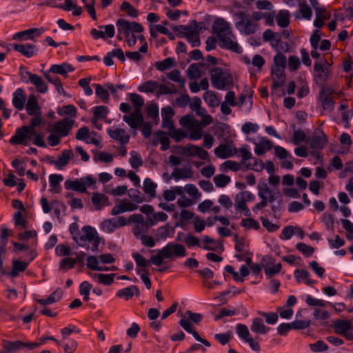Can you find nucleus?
<instances>
[{
    "label": "nucleus",
    "instance_id": "1",
    "mask_svg": "<svg viewBox=\"0 0 353 353\" xmlns=\"http://www.w3.org/2000/svg\"><path fill=\"white\" fill-rule=\"evenodd\" d=\"M186 255L185 246L174 242H170L161 249L158 250L157 254L151 256L148 261L138 252L132 253V257L137 265L142 269H145V268L148 267L150 263L160 266L165 259H174L178 257H184Z\"/></svg>",
    "mask_w": 353,
    "mask_h": 353
},
{
    "label": "nucleus",
    "instance_id": "2",
    "mask_svg": "<svg viewBox=\"0 0 353 353\" xmlns=\"http://www.w3.org/2000/svg\"><path fill=\"white\" fill-rule=\"evenodd\" d=\"M117 30L119 34H123L130 47L134 46L137 43L134 33H141L143 27L138 22H130L126 19L120 18L116 21Z\"/></svg>",
    "mask_w": 353,
    "mask_h": 353
},
{
    "label": "nucleus",
    "instance_id": "3",
    "mask_svg": "<svg viewBox=\"0 0 353 353\" xmlns=\"http://www.w3.org/2000/svg\"><path fill=\"white\" fill-rule=\"evenodd\" d=\"M211 81L218 90L230 89L233 86L232 74L221 68L215 67L210 70Z\"/></svg>",
    "mask_w": 353,
    "mask_h": 353
},
{
    "label": "nucleus",
    "instance_id": "4",
    "mask_svg": "<svg viewBox=\"0 0 353 353\" xmlns=\"http://www.w3.org/2000/svg\"><path fill=\"white\" fill-rule=\"evenodd\" d=\"M246 147L239 149L242 157L241 163L244 165L243 170H253L256 172H261L265 168V164L261 159L252 157V154Z\"/></svg>",
    "mask_w": 353,
    "mask_h": 353
},
{
    "label": "nucleus",
    "instance_id": "5",
    "mask_svg": "<svg viewBox=\"0 0 353 353\" xmlns=\"http://www.w3.org/2000/svg\"><path fill=\"white\" fill-rule=\"evenodd\" d=\"M34 128L30 125H23L17 128L15 134L10 139V144H22L28 145L32 136H35Z\"/></svg>",
    "mask_w": 353,
    "mask_h": 353
},
{
    "label": "nucleus",
    "instance_id": "6",
    "mask_svg": "<svg viewBox=\"0 0 353 353\" xmlns=\"http://www.w3.org/2000/svg\"><path fill=\"white\" fill-rule=\"evenodd\" d=\"M219 46L221 48L230 51L236 54L243 52L242 48L238 43L236 36L232 31L221 36L218 39Z\"/></svg>",
    "mask_w": 353,
    "mask_h": 353
},
{
    "label": "nucleus",
    "instance_id": "7",
    "mask_svg": "<svg viewBox=\"0 0 353 353\" xmlns=\"http://www.w3.org/2000/svg\"><path fill=\"white\" fill-rule=\"evenodd\" d=\"M134 216L141 217V215H131L129 217L128 221H127L126 219L123 216H118L117 218L106 219L101 223V228L103 231L107 233H112L117 228L123 227L126 225L130 221H133V218Z\"/></svg>",
    "mask_w": 353,
    "mask_h": 353
},
{
    "label": "nucleus",
    "instance_id": "8",
    "mask_svg": "<svg viewBox=\"0 0 353 353\" xmlns=\"http://www.w3.org/2000/svg\"><path fill=\"white\" fill-rule=\"evenodd\" d=\"M40 345L39 343L37 342H22L21 341H11L8 340H3L2 346L6 352L8 353H16L19 350L23 348H28V350H34Z\"/></svg>",
    "mask_w": 353,
    "mask_h": 353
},
{
    "label": "nucleus",
    "instance_id": "9",
    "mask_svg": "<svg viewBox=\"0 0 353 353\" xmlns=\"http://www.w3.org/2000/svg\"><path fill=\"white\" fill-rule=\"evenodd\" d=\"M261 263L264 268V272L268 279H271L278 274L282 270V264H275V259L271 255H265L261 259Z\"/></svg>",
    "mask_w": 353,
    "mask_h": 353
},
{
    "label": "nucleus",
    "instance_id": "10",
    "mask_svg": "<svg viewBox=\"0 0 353 353\" xmlns=\"http://www.w3.org/2000/svg\"><path fill=\"white\" fill-rule=\"evenodd\" d=\"M272 85L271 94L272 95L276 94L279 97H280L282 94H285V92H283L282 94L276 93L277 88L283 86L285 82V77L284 74L283 68H272Z\"/></svg>",
    "mask_w": 353,
    "mask_h": 353
},
{
    "label": "nucleus",
    "instance_id": "11",
    "mask_svg": "<svg viewBox=\"0 0 353 353\" xmlns=\"http://www.w3.org/2000/svg\"><path fill=\"white\" fill-rule=\"evenodd\" d=\"M334 332L344 336L347 340H353V334L349 330L352 329V323L349 320H337L334 322Z\"/></svg>",
    "mask_w": 353,
    "mask_h": 353
},
{
    "label": "nucleus",
    "instance_id": "12",
    "mask_svg": "<svg viewBox=\"0 0 353 353\" xmlns=\"http://www.w3.org/2000/svg\"><path fill=\"white\" fill-rule=\"evenodd\" d=\"M74 120L64 118L61 121H57L53 125L52 128L50 130L51 132H56L62 137L67 136L71 130L74 124Z\"/></svg>",
    "mask_w": 353,
    "mask_h": 353
},
{
    "label": "nucleus",
    "instance_id": "13",
    "mask_svg": "<svg viewBox=\"0 0 353 353\" xmlns=\"http://www.w3.org/2000/svg\"><path fill=\"white\" fill-rule=\"evenodd\" d=\"M327 143V137L320 128L314 131V134L310 140V146L313 150H322Z\"/></svg>",
    "mask_w": 353,
    "mask_h": 353
},
{
    "label": "nucleus",
    "instance_id": "14",
    "mask_svg": "<svg viewBox=\"0 0 353 353\" xmlns=\"http://www.w3.org/2000/svg\"><path fill=\"white\" fill-rule=\"evenodd\" d=\"M332 90L330 88L323 87L319 93V101L324 110L331 112L334 109V101L332 99Z\"/></svg>",
    "mask_w": 353,
    "mask_h": 353
},
{
    "label": "nucleus",
    "instance_id": "15",
    "mask_svg": "<svg viewBox=\"0 0 353 353\" xmlns=\"http://www.w3.org/2000/svg\"><path fill=\"white\" fill-rule=\"evenodd\" d=\"M214 152L216 157L225 159L234 157L237 153V150L230 145L221 143L214 149Z\"/></svg>",
    "mask_w": 353,
    "mask_h": 353
},
{
    "label": "nucleus",
    "instance_id": "16",
    "mask_svg": "<svg viewBox=\"0 0 353 353\" xmlns=\"http://www.w3.org/2000/svg\"><path fill=\"white\" fill-rule=\"evenodd\" d=\"M212 30L219 39L221 36L232 31L230 24L223 18H217L213 23Z\"/></svg>",
    "mask_w": 353,
    "mask_h": 353
},
{
    "label": "nucleus",
    "instance_id": "17",
    "mask_svg": "<svg viewBox=\"0 0 353 353\" xmlns=\"http://www.w3.org/2000/svg\"><path fill=\"white\" fill-rule=\"evenodd\" d=\"M108 134L112 139L118 141L123 146L128 144L130 139V135L123 128L108 130Z\"/></svg>",
    "mask_w": 353,
    "mask_h": 353
},
{
    "label": "nucleus",
    "instance_id": "18",
    "mask_svg": "<svg viewBox=\"0 0 353 353\" xmlns=\"http://www.w3.org/2000/svg\"><path fill=\"white\" fill-rule=\"evenodd\" d=\"M13 48L27 58L34 56L38 52L36 45L28 43L25 44H14Z\"/></svg>",
    "mask_w": 353,
    "mask_h": 353
},
{
    "label": "nucleus",
    "instance_id": "19",
    "mask_svg": "<svg viewBox=\"0 0 353 353\" xmlns=\"http://www.w3.org/2000/svg\"><path fill=\"white\" fill-rule=\"evenodd\" d=\"M25 74L28 76L30 82L35 86L39 92L46 93L48 92V85L40 76L29 71H25Z\"/></svg>",
    "mask_w": 353,
    "mask_h": 353
},
{
    "label": "nucleus",
    "instance_id": "20",
    "mask_svg": "<svg viewBox=\"0 0 353 353\" xmlns=\"http://www.w3.org/2000/svg\"><path fill=\"white\" fill-rule=\"evenodd\" d=\"M179 325L186 331L188 332V333H190L192 334V336H194V338L201 342V343H203L204 345L207 346V347H210L211 345L210 343L201 338L200 336V335L199 334V333L193 330L192 328V326H191V324L189 322L188 319H186L185 318H182L180 321H179Z\"/></svg>",
    "mask_w": 353,
    "mask_h": 353
},
{
    "label": "nucleus",
    "instance_id": "21",
    "mask_svg": "<svg viewBox=\"0 0 353 353\" xmlns=\"http://www.w3.org/2000/svg\"><path fill=\"white\" fill-rule=\"evenodd\" d=\"M179 325L186 331L188 332V333H190L192 334V336H194V338L201 342V343H203L204 345L207 346V347H210L211 345L210 343L201 338L200 336V335L199 334V333L193 330L192 328V326H191V324L189 322L188 319H186L185 318H182L180 321H179Z\"/></svg>",
    "mask_w": 353,
    "mask_h": 353
},
{
    "label": "nucleus",
    "instance_id": "22",
    "mask_svg": "<svg viewBox=\"0 0 353 353\" xmlns=\"http://www.w3.org/2000/svg\"><path fill=\"white\" fill-rule=\"evenodd\" d=\"M138 208L137 205L123 199L119 205H114L111 211L112 215H117L125 212H132Z\"/></svg>",
    "mask_w": 353,
    "mask_h": 353
},
{
    "label": "nucleus",
    "instance_id": "23",
    "mask_svg": "<svg viewBox=\"0 0 353 353\" xmlns=\"http://www.w3.org/2000/svg\"><path fill=\"white\" fill-rule=\"evenodd\" d=\"M27 95L22 88H17L13 93L12 103L18 110H22L25 106Z\"/></svg>",
    "mask_w": 353,
    "mask_h": 353
},
{
    "label": "nucleus",
    "instance_id": "24",
    "mask_svg": "<svg viewBox=\"0 0 353 353\" xmlns=\"http://www.w3.org/2000/svg\"><path fill=\"white\" fill-rule=\"evenodd\" d=\"M82 232L79 237V243H77L80 246L83 247L84 245L81 243V242L89 241L92 242V240L94 239V237H97V234H98L97 230L89 225L83 226L81 229Z\"/></svg>",
    "mask_w": 353,
    "mask_h": 353
},
{
    "label": "nucleus",
    "instance_id": "25",
    "mask_svg": "<svg viewBox=\"0 0 353 353\" xmlns=\"http://www.w3.org/2000/svg\"><path fill=\"white\" fill-rule=\"evenodd\" d=\"M72 157L73 152L71 150H64L58 157L57 160H52L50 163L54 164L57 169L61 170L68 164L70 159Z\"/></svg>",
    "mask_w": 353,
    "mask_h": 353
},
{
    "label": "nucleus",
    "instance_id": "26",
    "mask_svg": "<svg viewBox=\"0 0 353 353\" xmlns=\"http://www.w3.org/2000/svg\"><path fill=\"white\" fill-rule=\"evenodd\" d=\"M74 70V68L68 63H63L60 65L58 64H54L52 65L48 70L46 72H50V73L52 74H61L65 77H68V73L72 72Z\"/></svg>",
    "mask_w": 353,
    "mask_h": 353
},
{
    "label": "nucleus",
    "instance_id": "27",
    "mask_svg": "<svg viewBox=\"0 0 353 353\" xmlns=\"http://www.w3.org/2000/svg\"><path fill=\"white\" fill-rule=\"evenodd\" d=\"M26 110L28 115L41 114V108L38 104L37 97L34 94L29 95Z\"/></svg>",
    "mask_w": 353,
    "mask_h": 353
},
{
    "label": "nucleus",
    "instance_id": "28",
    "mask_svg": "<svg viewBox=\"0 0 353 353\" xmlns=\"http://www.w3.org/2000/svg\"><path fill=\"white\" fill-rule=\"evenodd\" d=\"M173 233L174 228L168 224L159 227L154 232V234L157 241L165 240L167 238L171 237Z\"/></svg>",
    "mask_w": 353,
    "mask_h": 353
},
{
    "label": "nucleus",
    "instance_id": "29",
    "mask_svg": "<svg viewBox=\"0 0 353 353\" xmlns=\"http://www.w3.org/2000/svg\"><path fill=\"white\" fill-rule=\"evenodd\" d=\"M296 281L298 283L304 282L307 285H312L316 281L310 279V273L306 270L296 269L294 271Z\"/></svg>",
    "mask_w": 353,
    "mask_h": 353
},
{
    "label": "nucleus",
    "instance_id": "30",
    "mask_svg": "<svg viewBox=\"0 0 353 353\" xmlns=\"http://www.w3.org/2000/svg\"><path fill=\"white\" fill-rule=\"evenodd\" d=\"M250 329L252 332L257 334H265L270 331V327H267L264 324L263 320L262 319L256 317L252 320Z\"/></svg>",
    "mask_w": 353,
    "mask_h": 353
},
{
    "label": "nucleus",
    "instance_id": "31",
    "mask_svg": "<svg viewBox=\"0 0 353 353\" xmlns=\"http://www.w3.org/2000/svg\"><path fill=\"white\" fill-rule=\"evenodd\" d=\"M43 32V28H30L21 32H17L13 39H33V34H36L37 36L41 35Z\"/></svg>",
    "mask_w": 353,
    "mask_h": 353
},
{
    "label": "nucleus",
    "instance_id": "32",
    "mask_svg": "<svg viewBox=\"0 0 353 353\" xmlns=\"http://www.w3.org/2000/svg\"><path fill=\"white\" fill-rule=\"evenodd\" d=\"M64 187L66 190H72L81 193L87 192L86 187L81 179L66 180L64 183Z\"/></svg>",
    "mask_w": 353,
    "mask_h": 353
},
{
    "label": "nucleus",
    "instance_id": "33",
    "mask_svg": "<svg viewBox=\"0 0 353 353\" xmlns=\"http://www.w3.org/2000/svg\"><path fill=\"white\" fill-rule=\"evenodd\" d=\"M92 202L97 210H100L103 207L110 205L108 197L104 194L99 192L92 193Z\"/></svg>",
    "mask_w": 353,
    "mask_h": 353
},
{
    "label": "nucleus",
    "instance_id": "34",
    "mask_svg": "<svg viewBox=\"0 0 353 353\" xmlns=\"http://www.w3.org/2000/svg\"><path fill=\"white\" fill-rule=\"evenodd\" d=\"M139 295V290L137 285H131L128 288H123L117 292V296L123 298L125 300L131 299L134 294Z\"/></svg>",
    "mask_w": 353,
    "mask_h": 353
},
{
    "label": "nucleus",
    "instance_id": "35",
    "mask_svg": "<svg viewBox=\"0 0 353 353\" xmlns=\"http://www.w3.org/2000/svg\"><path fill=\"white\" fill-rule=\"evenodd\" d=\"M29 265L28 262L21 261L19 260L12 261V268L10 272L7 273V275L10 276L12 278L19 276V272H24Z\"/></svg>",
    "mask_w": 353,
    "mask_h": 353
},
{
    "label": "nucleus",
    "instance_id": "36",
    "mask_svg": "<svg viewBox=\"0 0 353 353\" xmlns=\"http://www.w3.org/2000/svg\"><path fill=\"white\" fill-rule=\"evenodd\" d=\"M63 177L61 174H52L49 176L50 191L54 193H59L61 191L60 182L62 181Z\"/></svg>",
    "mask_w": 353,
    "mask_h": 353
},
{
    "label": "nucleus",
    "instance_id": "37",
    "mask_svg": "<svg viewBox=\"0 0 353 353\" xmlns=\"http://www.w3.org/2000/svg\"><path fill=\"white\" fill-rule=\"evenodd\" d=\"M63 295L61 289H57L47 299H41L37 300V302L41 305H47L59 301Z\"/></svg>",
    "mask_w": 353,
    "mask_h": 353
},
{
    "label": "nucleus",
    "instance_id": "38",
    "mask_svg": "<svg viewBox=\"0 0 353 353\" xmlns=\"http://www.w3.org/2000/svg\"><path fill=\"white\" fill-rule=\"evenodd\" d=\"M205 65V64L203 63H192L190 65L187 70L188 77L190 79H197L200 78L202 75L201 68H203Z\"/></svg>",
    "mask_w": 353,
    "mask_h": 353
},
{
    "label": "nucleus",
    "instance_id": "39",
    "mask_svg": "<svg viewBox=\"0 0 353 353\" xmlns=\"http://www.w3.org/2000/svg\"><path fill=\"white\" fill-rule=\"evenodd\" d=\"M123 120L132 129H139L143 124V119L132 114L123 115Z\"/></svg>",
    "mask_w": 353,
    "mask_h": 353
},
{
    "label": "nucleus",
    "instance_id": "40",
    "mask_svg": "<svg viewBox=\"0 0 353 353\" xmlns=\"http://www.w3.org/2000/svg\"><path fill=\"white\" fill-rule=\"evenodd\" d=\"M193 176L192 170L189 168H175L172 173V176L179 181L180 179H191Z\"/></svg>",
    "mask_w": 353,
    "mask_h": 353
},
{
    "label": "nucleus",
    "instance_id": "41",
    "mask_svg": "<svg viewBox=\"0 0 353 353\" xmlns=\"http://www.w3.org/2000/svg\"><path fill=\"white\" fill-rule=\"evenodd\" d=\"M157 187V185L153 182L151 179L146 178L143 181L142 189L146 194L152 198H154L156 196Z\"/></svg>",
    "mask_w": 353,
    "mask_h": 353
},
{
    "label": "nucleus",
    "instance_id": "42",
    "mask_svg": "<svg viewBox=\"0 0 353 353\" xmlns=\"http://www.w3.org/2000/svg\"><path fill=\"white\" fill-rule=\"evenodd\" d=\"M44 77L48 81L49 83L54 85L55 89L59 94H65V90L63 88L62 83L61 82L60 79L58 77L51 75L50 72H45Z\"/></svg>",
    "mask_w": 353,
    "mask_h": 353
},
{
    "label": "nucleus",
    "instance_id": "43",
    "mask_svg": "<svg viewBox=\"0 0 353 353\" xmlns=\"http://www.w3.org/2000/svg\"><path fill=\"white\" fill-rule=\"evenodd\" d=\"M157 96L164 95V94H176L178 92L177 89L172 83H170V85L159 83V85L157 86Z\"/></svg>",
    "mask_w": 353,
    "mask_h": 353
},
{
    "label": "nucleus",
    "instance_id": "44",
    "mask_svg": "<svg viewBox=\"0 0 353 353\" xmlns=\"http://www.w3.org/2000/svg\"><path fill=\"white\" fill-rule=\"evenodd\" d=\"M93 114L94 117L91 121H97L99 119H103L107 117L108 114V109L104 105L95 106L93 108Z\"/></svg>",
    "mask_w": 353,
    "mask_h": 353
},
{
    "label": "nucleus",
    "instance_id": "45",
    "mask_svg": "<svg viewBox=\"0 0 353 353\" xmlns=\"http://www.w3.org/2000/svg\"><path fill=\"white\" fill-rule=\"evenodd\" d=\"M159 83L157 81L150 80L141 83L138 90L141 92L152 93L157 89Z\"/></svg>",
    "mask_w": 353,
    "mask_h": 353
},
{
    "label": "nucleus",
    "instance_id": "46",
    "mask_svg": "<svg viewBox=\"0 0 353 353\" xmlns=\"http://www.w3.org/2000/svg\"><path fill=\"white\" fill-rule=\"evenodd\" d=\"M292 129L294 130V134L292 138V143L294 145H299L301 142H308L309 139H307L305 132L301 130H296L295 125H292Z\"/></svg>",
    "mask_w": 353,
    "mask_h": 353
},
{
    "label": "nucleus",
    "instance_id": "47",
    "mask_svg": "<svg viewBox=\"0 0 353 353\" xmlns=\"http://www.w3.org/2000/svg\"><path fill=\"white\" fill-rule=\"evenodd\" d=\"M74 5L75 4L72 3V0H65L64 4H54L50 1H45L39 4V6H46L51 8H59L66 11L72 10Z\"/></svg>",
    "mask_w": 353,
    "mask_h": 353
},
{
    "label": "nucleus",
    "instance_id": "48",
    "mask_svg": "<svg viewBox=\"0 0 353 353\" xmlns=\"http://www.w3.org/2000/svg\"><path fill=\"white\" fill-rule=\"evenodd\" d=\"M314 70L316 72V77L321 81H325L329 74V70L327 67H325L323 65L315 63L314 65Z\"/></svg>",
    "mask_w": 353,
    "mask_h": 353
},
{
    "label": "nucleus",
    "instance_id": "49",
    "mask_svg": "<svg viewBox=\"0 0 353 353\" xmlns=\"http://www.w3.org/2000/svg\"><path fill=\"white\" fill-rule=\"evenodd\" d=\"M167 77L171 81L178 82L181 88L185 87V80L181 77L180 71L177 69H174L171 72L167 73Z\"/></svg>",
    "mask_w": 353,
    "mask_h": 353
},
{
    "label": "nucleus",
    "instance_id": "50",
    "mask_svg": "<svg viewBox=\"0 0 353 353\" xmlns=\"http://www.w3.org/2000/svg\"><path fill=\"white\" fill-rule=\"evenodd\" d=\"M277 24L281 28H286L290 24V16L288 11H280L276 16Z\"/></svg>",
    "mask_w": 353,
    "mask_h": 353
},
{
    "label": "nucleus",
    "instance_id": "51",
    "mask_svg": "<svg viewBox=\"0 0 353 353\" xmlns=\"http://www.w3.org/2000/svg\"><path fill=\"white\" fill-rule=\"evenodd\" d=\"M203 99L210 107L215 108L219 105V100L213 92L207 91L204 94Z\"/></svg>",
    "mask_w": 353,
    "mask_h": 353
},
{
    "label": "nucleus",
    "instance_id": "52",
    "mask_svg": "<svg viewBox=\"0 0 353 353\" xmlns=\"http://www.w3.org/2000/svg\"><path fill=\"white\" fill-rule=\"evenodd\" d=\"M130 154L131 157L129 159V163L132 168L137 169L141 167L143 165V160L141 155L135 150H132Z\"/></svg>",
    "mask_w": 353,
    "mask_h": 353
},
{
    "label": "nucleus",
    "instance_id": "53",
    "mask_svg": "<svg viewBox=\"0 0 353 353\" xmlns=\"http://www.w3.org/2000/svg\"><path fill=\"white\" fill-rule=\"evenodd\" d=\"M175 65L174 59L172 57H168L162 61L157 62L155 67L159 71H164Z\"/></svg>",
    "mask_w": 353,
    "mask_h": 353
},
{
    "label": "nucleus",
    "instance_id": "54",
    "mask_svg": "<svg viewBox=\"0 0 353 353\" xmlns=\"http://www.w3.org/2000/svg\"><path fill=\"white\" fill-rule=\"evenodd\" d=\"M93 278H97L99 283L109 285L113 283L114 274H92Z\"/></svg>",
    "mask_w": 353,
    "mask_h": 353
},
{
    "label": "nucleus",
    "instance_id": "55",
    "mask_svg": "<svg viewBox=\"0 0 353 353\" xmlns=\"http://www.w3.org/2000/svg\"><path fill=\"white\" fill-rule=\"evenodd\" d=\"M65 341L61 342L60 346H62L64 350V353H73L77 348L78 343L73 339H65Z\"/></svg>",
    "mask_w": 353,
    "mask_h": 353
},
{
    "label": "nucleus",
    "instance_id": "56",
    "mask_svg": "<svg viewBox=\"0 0 353 353\" xmlns=\"http://www.w3.org/2000/svg\"><path fill=\"white\" fill-rule=\"evenodd\" d=\"M296 248L307 257L311 256L314 252V248L313 247L301 242L296 243Z\"/></svg>",
    "mask_w": 353,
    "mask_h": 353
},
{
    "label": "nucleus",
    "instance_id": "57",
    "mask_svg": "<svg viewBox=\"0 0 353 353\" xmlns=\"http://www.w3.org/2000/svg\"><path fill=\"white\" fill-rule=\"evenodd\" d=\"M93 86L95 88L97 96L99 97L103 102H108L110 97L108 91L98 83H94Z\"/></svg>",
    "mask_w": 353,
    "mask_h": 353
},
{
    "label": "nucleus",
    "instance_id": "58",
    "mask_svg": "<svg viewBox=\"0 0 353 353\" xmlns=\"http://www.w3.org/2000/svg\"><path fill=\"white\" fill-rule=\"evenodd\" d=\"M234 16L239 20L235 23V26L238 30H241L243 25L250 19L249 15L243 11H238L235 12Z\"/></svg>",
    "mask_w": 353,
    "mask_h": 353
},
{
    "label": "nucleus",
    "instance_id": "59",
    "mask_svg": "<svg viewBox=\"0 0 353 353\" xmlns=\"http://www.w3.org/2000/svg\"><path fill=\"white\" fill-rule=\"evenodd\" d=\"M236 332L244 341L252 336L249 332L248 327L244 324H237L236 326Z\"/></svg>",
    "mask_w": 353,
    "mask_h": 353
},
{
    "label": "nucleus",
    "instance_id": "60",
    "mask_svg": "<svg viewBox=\"0 0 353 353\" xmlns=\"http://www.w3.org/2000/svg\"><path fill=\"white\" fill-rule=\"evenodd\" d=\"M241 225L247 230L254 229L258 230L261 228L259 222L252 218L243 219Z\"/></svg>",
    "mask_w": 353,
    "mask_h": 353
},
{
    "label": "nucleus",
    "instance_id": "61",
    "mask_svg": "<svg viewBox=\"0 0 353 353\" xmlns=\"http://www.w3.org/2000/svg\"><path fill=\"white\" fill-rule=\"evenodd\" d=\"M213 180L217 188H224L230 182V176L223 174L216 175Z\"/></svg>",
    "mask_w": 353,
    "mask_h": 353
},
{
    "label": "nucleus",
    "instance_id": "62",
    "mask_svg": "<svg viewBox=\"0 0 353 353\" xmlns=\"http://www.w3.org/2000/svg\"><path fill=\"white\" fill-rule=\"evenodd\" d=\"M189 104L191 110L195 111L197 115H202L203 113L205 111V109L201 108V99L198 97H194L192 99V101L191 103L190 102Z\"/></svg>",
    "mask_w": 353,
    "mask_h": 353
},
{
    "label": "nucleus",
    "instance_id": "63",
    "mask_svg": "<svg viewBox=\"0 0 353 353\" xmlns=\"http://www.w3.org/2000/svg\"><path fill=\"white\" fill-rule=\"evenodd\" d=\"M157 136L158 138V140L161 144V150L162 151L167 150L170 148V139L169 138L165 135V133L163 131H159L157 133Z\"/></svg>",
    "mask_w": 353,
    "mask_h": 353
},
{
    "label": "nucleus",
    "instance_id": "64",
    "mask_svg": "<svg viewBox=\"0 0 353 353\" xmlns=\"http://www.w3.org/2000/svg\"><path fill=\"white\" fill-rule=\"evenodd\" d=\"M121 10L125 12L128 15L132 17L138 16V11L129 2L123 1L121 6Z\"/></svg>",
    "mask_w": 353,
    "mask_h": 353
}]
</instances>
